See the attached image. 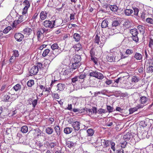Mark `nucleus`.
Returning <instances> with one entry per match:
<instances>
[{
  "label": "nucleus",
  "instance_id": "obj_1",
  "mask_svg": "<svg viewBox=\"0 0 153 153\" xmlns=\"http://www.w3.org/2000/svg\"><path fill=\"white\" fill-rule=\"evenodd\" d=\"M22 14L19 17L18 19L13 22L12 25L13 28H19V27L18 26L19 24L23 22H25L28 19V14H24L22 13Z\"/></svg>",
  "mask_w": 153,
  "mask_h": 153
},
{
  "label": "nucleus",
  "instance_id": "obj_2",
  "mask_svg": "<svg viewBox=\"0 0 153 153\" xmlns=\"http://www.w3.org/2000/svg\"><path fill=\"white\" fill-rule=\"evenodd\" d=\"M42 64L40 62L36 63L35 65L32 67L30 69L29 73L30 74L34 75L36 74L39 70L42 68Z\"/></svg>",
  "mask_w": 153,
  "mask_h": 153
},
{
  "label": "nucleus",
  "instance_id": "obj_3",
  "mask_svg": "<svg viewBox=\"0 0 153 153\" xmlns=\"http://www.w3.org/2000/svg\"><path fill=\"white\" fill-rule=\"evenodd\" d=\"M56 21H50L49 20H45L43 23L42 25L46 28L52 29L54 27L55 22H56Z\"/></svg>",
  "mask_w": 153,
  "mask_h": 153
},
{
  "label": "nucleus",
  "instance_id": "obj_4",
  "mask_svg": "<svg viewBox=\"0 0 153 153\" xmlns=\"http://www.w3.org/2000/svg\"><path fill=\"white\" fill-rule=\"evenodd\" d=\"M101 40H100V37L98 36V35H96L94 39V42L99 45V42H100V44L102 45V46L103 45L105 42L106 38L105 36L103 35L101 36Z\"/></svg>",
  "mask_w": 153,
  "mask_h": 153
},
{
  "label": "nucleus",
  "instance_id": "obj_5",
  "mask_svg": "<svg viewBox=\"0 0 153 153\" xmlns=\"http://www.w3.org/2000/svg\"><path fill=\"white\" fill-rule=\"evenodd\" d=\"M22 4L24 7L22 13L24 14H28V10L30 6V3L27 0H25L23 2Z\"/></svg>",
  "mask_w": 153,
  "mask_h": 153
},
{
  "label": "nucleus",
  "instance_id": "obj_6",
  "mask_svg": "<svg viewBox=\"0 0 153 153\" xmlns=\"http://www.w3.org/2000/svg\"><path fill=\"white\" fill-rule=\"evenodd\" d=\"M130 33L132 35V38L133 40L136 42H138L139 38L137 36L138 33L137 29L136 28L131 29L130 30Z\"/></svg>",
  "mask_w": 153,
  "mask_h": 153
},
{
  "label": "nucleus",
  "instance_id": "obj_7",
  "mask_svg": "<svg viewBox=\"0 0 153 153\" xmlns=\"http://www.w3.org/2000/svg\"><path fill=\"white\" fill-rule=\"evenodd\" d=\"M89 75L91 76L95 77L98 79H103L104 76L101 73L97 71H92L89 73Z\"/></svg>",
  "mask_w": 153,
  "mask_h": 153
},
{
  "label": "nucleus",
  "instance_id": "obj_8",
  "mask_svg": "<svg viewBox=\"0 0 153 153\" xmlns=\"http://www.w3.org/2000/svg\"><path fill=\"white\" fill-rule=\"evenodd\" d=\"M73 70H72V71ZM72 69L70 66L66 65H64L62 70V72L64 75H67L72 72Z\"/></svg>",
  "mask_w": 153,
  "mask_h": 153
},
{
  "label": "nucleus",
  "instance_id": "obj_9",
  "mask_svg": "<svg viewBox=\"0 0 153 153\" xmlns=\"http://www.w3.org/2000/svg\"><path fill=\"white\" fill-rule=\"evenodd\" d=\"M115 56L114 53H108L107 54L106 59L108 62H112L115 61Z\"/></svg>",
  "mask_w": 153,
  "mask_h": 153
},
{
  "label": "nucleus",
  "instance_id": "obj_10",
  "mask_svg": "<svg viewBox=\"0 0 153 153\" xmlns=\"http://www.w3.org/2000/svg\"><path fill=\"white\" fill-rule=\"evenodd\" d=\"M57 81V80H52L50 84V87L48 88L46 87L45 90H44V92H46L45 94V96H48L50 94L51 88L54 85L55 82Z\"/></svg>",
  "mask_w": 153,
  "mask_h": 153
},
{
  "label": "nucleus",
  "instance_id": "obj_11",
  "mask_svg": "<svg viewBox=\"0 0 153 153\" xmlns=\"http://www.w3.org/2000/svg\"><path fill=\"white\" fill-rule=\"evenodd\" d=\"M14 37L17 42H20L23 40L24 36L21 33H16L15 34Z\"/></svg>",
  "mask_w": 153,
  "mask_h": 153
},
{
  "label": "nucleus",
  "instance_id": "obj_12",
  "mask_svg": "<svg viewBox=\"0 0 153 153\" xmlns=\"http://www.w3.org/2000/svg\"><path fill=\"white\" fill-rule=\"evenodd\" d=\"M114 82L113 84L114 86L117 87L118 86V84L119 82L120 83H125L126 82V80H125L124 77H119L117 79L114 80Z\"/></svg>",
  "mask_w": 153,
  "mask_h": 153
},
{
  "label": "nucleus",
  "instance_id": "obj_13",
  "mask_svg": "<svg viewBox=\"0 0 153 153\" xmlns=\"http://www.w3.org/2000/svg\"><path fill=\"white\" fill-rule=\"evenodd\" d=\"M51 48L53 51L55 50H58V52L56 55L59 54L62 51V50H61V48L59 47L58 44L57 43H54L52 44L51 46Z\"/></svg>",
  "mask_w": 153,
  "mask_h": 153
},
{
  "label": "nucleus",
  "instance_id": "obj_14",
  "mask_svg": "<svg viewBox=\"0 0 153 153\" xmlns=\"http://www.w3.org/2000/svg\"><path fill=\"white\" fill-rule=\"evenodd\" d=\"M80 123L79 122L76 121L73 122L72 124V127L76 131L79 130L80 128Z\"/></svg>",
  "mask_w": 153,
  "mask_h": 153
},
{
  "label": "nucleus",
  "instance_id": "obj_15",
  "mask_svg": "<svg viewBox=\"0 0 153 153\" xmlns=\"http://www.w3.org/2000/svg\"><path fill=\"white\" fill-rule=\"evenodd\" d=\"M101 141L102 145L103 146L104 148L109 147L111 140H101Z\"/></svg>",
  "mask_w": 153,
  "mask_h": 153
},
{
  "label": "nucleus",
  "instance_id": "obj_16",
  "mask_svg": "<svg viewBox=\"0 0 153 153\" xmlns=\"http://www.w3.org/2000/svg\"><path fill=\"white\" fill-rule=\"evenodd\" d=\"M48 12L46 11H41L40 13V18L42 20L45 19L47 17Z\"/></svg>",
  "mask_w": 153,
  "mask_h": 153
},
{
  "label": "nucleus",
  "instance_id": "obj_17",
  "mask_svg": "<svg viewBox=\"0 0 153 153\" xmlns=\"http://www.w3.org/2000/svg\"><path fill=\"white\" fill-rule=\"evenodd\" d=\"M45 32L43 28H40L37 32L36 35L37 36L38 40L39 41H40L41 39L40 38L41 35L42 34Z\"/></svg>",
  "mask_w": 153,
  "mask_h": 153
},
{
  "label": "nucleus",
  "instance_id": "obj_18",
  "mask_svg": "<svg viewBox=\"0 0 153 153\" xmlns=\"http://www.w3.org/2000/svg\"><path fill=\"white\" fill-rule=\"evenodd\" d=\"M65 85L64 84L59 83L57 84L56 88L57 89L56 91L58 92L62 91L65 88Z\"/></svg>",
  "mask_w": 153,
  "mask_h": 153
},
{
  "label": "nucleus",
  "instance_id": "obj_19",
  "mask_svg": "<svg viewBox=\"0 0 153 153\" xmlns=\"http://www.w3.org/2000/svg\"><path fill=\"white\" fill-rule=\"evenodd\" d=\"M32 31V29L30 28L27 27L23 30L22 33L24 34L29 35L31 33Z\"/></svg>",
  "mask_w": 153,
  "mask_h": 153
},
{
  "label": "nucleus",
  "instance_id": "obj_20",
  "mask_svg": "<svg viewBox=\"0 0 153 153\" xmlns=\"http://www.w3.org/2000/svg\"><path fill=\"white\" fill-rule=\"evenodd\" d=\"M134 57L137 60H142L143 55L139 53L136 52L134 53Z\"/></svg>",
  "mask_w": 153,
  "mask_h": 153
},
{
  "label": "nucleus",
  "instance_id": "obj_21",
  "mask_svg": "<svg viewBox=\"0 0 153 153\" xmlns=\"http://www.w3.org/2000/svg\"><path fill=\"white\" fill-rule=\"evenodd\" d=\"M132 137L131 133L127 132L124 135L123 139L126 141H127L129 140Z\"/></svg>",
  "mask_w": 153,
  "mask_h": 153
},
{
  "label": "nucleus",
  "instance_id": "obj_22",
  "mask_svg": "<svg viewBox=\"0 0 153 153\" xmlns=\"http://www.w3.org/2000/svg\"><path fill=\"white\" fill-rule=\"evenodd\" d=\"M73 131V129L71 127H66L64 128V131L65 133L68 134L71 133Z\"/></svg>",
  "mask_w": 153,
  "mask_h": 153
},
{
  "label": "nucleus",
  "instance_id": "obj_23",
  "mask_svg": "<svg viewBox=\"0 0 153 153\" xmlns=\"http://www.w3.org/2000/svg\"><path fill=\"white\" fill-rule=\"evenodd\" d=\"M108 22L107 19H104L101 23V27L102 28H105L108 26Z\"/></svg>",
  "mask_w": 153,
  "mask_h": 153
},
{
  "label": "nucleus",
  "instance_id": "obj_24",
  "mask_svg": "<svg viewBox=\"0 0 153 153\" xmlns=\"http://www.w3.org/2000/svg\"><path fill=\"white\" fill-rule=\"evenodd\" d=\"M74 48L75 49V50L77 51H79L82 48L81 45L79 43H77L75 44L74 46Z\"/></svg>",
  "mask_w": 153,
  "mask_h": 153
},
{
  "label": "nucleus",
  "instance_id": "obj_25",
  "mask_svg": "<svg viewBox=\"0 0 153 153\" xmlns=\"http://www.w3.org/2000/svg\"><path fill=\"white\" fill-rule=\"evenodd\" d=\"M74 62L80 63V62L81 61V56H80L77 55H75L74 58Z\"/></svg>",
  "mask_w": 153,
  "mask_h": 153
},
{
  "label": "nucleus",
  "instance_id": "obj_26",
  "mask_svg": "<svg viewBox=\"0 0 153 153\" xmlns=\"http://www.w3.org/2000/svg\"><path fill=\"white\" fill-rule=\"evenodd\" d=\"M57 21L56 22H55L54 24V27L55 26H60L61 25L62 23V20L60 19H56L55 20H54L53 21Z\"/></svg>",
  "mask_w": 153,
  "mask_h": 153
},
{
  "label": "nucleus",
  "instance_id": "obj_27",
  "mask_svg": "<svg viewBox=\"0 0 153 153\" xmlns=\"http://www.w3.org/2000/svg\"><path fill=\"white\" fill-rule=\"evenodd\" d=\"M147 100V98L146 97L144 96H142L140 97V101L141 104H145L146 103Z\"/></svg>",
  "mask_w": 153,
  "mask_h": 153
},
{
  "label": "nucleus",
  "instance_id": "obj_28",
  "mask_svg": "<svg viewBox=\"0 0 153 153\" xmlns=\"http://www.w3.org/2000/svg\"><path fill=\"white\" fill-rule=\"evenodd\" d=\"M10 97L7 94H3L2 95V99L3 101H7L10 99Z\"/></svg>",
  "mask_w": 153,
  "mask_h": 153
},
{
  "label": "nucleus",
  "instance_id": "obj_29",
  "mask_svg": "<svg viewBox=\"0 0 153 153\" xmlns=\"http://www.w3.org/2000/svg\"><path fill=\"white\" fill-rule=\"evenodd\" d=\"M88 136H92L93 135L94 133V130L91 128L88 129L87 131Z\"/></svg>",
  "mask_w": 153,
  "mask_h": 153
},
{
  "label": "nucleus",
  "instance_id": "obj_30",
  "mask_svg": "<svg viewBox=\"0 0 153 153\" xmlns=\"http://www.w3.org/2000/svg\"><path fill=\"white\" fill-rule=\"evenodd\" d=\"M54 130L56 133V134L59 136L60 134L61 130L60 127L59 126H55Z\"/></svg>",
  "mask_w": 153,
  "mask_h": 153
},
{
  "label": "nucleus",
  "instance_id": "obj_31",
  "mask_svg": "<svg viewBox=\"0 0 153 153\" xmlns=\"http://www.w3.org/2000/svg\"><path fill=\"white\" fill-rule=\"evenodd\" d=\"M80 64L74 62L72 64L71 68L75 69L77 68L80 65Z\"/></svg>",
  "mask_w": 153,
  "mask_h": 153
},
{
  "label": "nucleus",
  "instance_id": "obj_32",
  "mask_svg": "<svg viewBox=\"0 0 153 153\" xmlns=\"http://www.w3.org/2000/svg\"><path fill=\"white\" fill-rule=\"evenodd\" d=\"M80 36L79 34L76 33L74 35V38L75 39V41L78 42L80 39Z\"/></svg>",
  "mask_w": 153,
  "mask_h": 153
},
{
  "label": "nucleus",
  "instance_id": "obj_33",
  "mask_svg": "<svg viewBox=\"0 0 153 153\" xmlns=\"http://www.w3.org/2000/svg\"><path fill=\"white\" fill-rule=\"evenodd\" d=\"M73 111L74 112L77 113H81L84 111V109H80L79 108H74L73 109Z\"/></svg>",
  "mask_w": 153,
  "mask_h": 153
},
{
  "label": "nucleus",
  "instance_id": "obj_34",
  "mask_svg": "<svg viewBox=\"0 0 153 153\" xmlns=\"http://www.w3.org/2000/svg\"><path fill=\"white\" fill-rule=\"evenodd\" d=\"M53 131V129L51 127H48L46 129V133L49 134H52Z\"/></svg>",
  "mask_w": 153,
  "mask_h": 153
},
{
  "label": "nucleus",
  "instance_id": "obj_35",
  "mask_svg": "<svg viewBox=\"0 0 153 153\" xmlns=\"http://www.w3.org/2000/svg\"><path fill=\"white\" fill-rule=\"evenodd\" d=\"M21 131L23 133H26L28 131V127L27 126H23L21 127Z\"/></svg>",
  "mask_w": 153,
  "mask_h": 153
},
{
  "label": "nucleus",
  "instance_id": "obj_36",
  "mask_svg": "<svg viewBox=\"0 0 153 153\" xmlns=\"http://www.w3.org/2000/svg\"><path fill=\"white\" fill-rule=\"evenodd\" d=\"M133 10L130 9H126L125 10V13L126 15L129 16L133 13Z\"/></svg>",
  "mask_w": 153,
  "mask_h": 153
},
{
  "label": "nucleus",
  "instance_id": "obj_37",
  "mask_svg": "<svg viewBox=\"0 0 153 153\" xmlns=\"http://www.w3.org/2000/svg\"><path fill=\"white\" fill-rule=\"evenodd\" d=\"M120 25V22L117 20H115L113 21L112 26L113 27H116Z\"/></svg>",
  "mask_w": 153,
  "mask_h": 153
},
{
  "label": "nucleus",
  "instance_id": "obj_38",
  "mask_svg": "<svg viewBox=\"0 0 153 153\" xmlns=\"http://www.w3.org/2000/svg\"><path fill=\"white\" fill-rule=\"evenodd\" d=\"M34 84V80L33 79L29 80L27 83V85L29 87H31Z\"/></svg>",
  "mask_w": 153,
  "mask_h": 153
},
{
  "label": "nucleus",
  "instance_id": "obj_39",
  "mask_svg": "<svg viewBox=\"0 0 153 153\" xmlns=\"http://www.w3.org/2000/svg\"><path fill=\"white\" fill-rule=\"evenodd\" d=\"M13 88L16 91H17L21 89V85L19 84H17L14 86Z\"/></svg>",
  "mask_w": 153,
  "mask_h": 153
},
{
  "label": "nucleus",
  "instance_id": "obj_40",
  "mask_svg": "<svg viewBox=\"0 0 153 153\" xmlns=\"http://www.w3.org/2000/svg\"><path fill=\"white\" fill-rule=\"evenodd\" d=\"M140 127L144 130V128L146 126L145 122L144 121H141L139 124Z\"/></svg>",
  "mask_w": 153,
  "mask_h": 153
},
{
  "label": "nucleus",
  "instance_id": "obj_41",
  "mask_svg": "<svg viewBox=\"0 0 153 153\" xmlns=\"http://www.w3.org/2000/svg\"><path fill=\"white\" fill-rule=\"evenodd\" d=\"M66 144L68 147L71 148L74 147V143L71 141H68L66 142Z\"/></svg>",
  "mask_w": 153,
  "mask_h": 153
},
{
  "label": "nucleus",
  "instance_id": "obj_42",
  "mask_svg": "<svg viewBox=\"0 0 153 153\" xmlns=\"http://www.w3.org/2000/svg\"><path fill=\"white\" fill-rule=\"evenodd\" d=\"M109 7L111 10L113 11H116L118 10V7L117 5H114L110 6Z\"/></svg>",
  "mask_w": 153,
  "mask_h": 153
},
{
  "label": "nucleus",
  "instance_id": "obj_43",
  "mask_svg": "<svg viewBox=\"0 0 153 153\" xmlns=\"http://www.w3.org/2000/svg\"><path fill=\"white\" fill-rule=\"evenodd\" d=\"M50 51V50L48 49H45L44 51L43 52V53H42V56L43 57H45L49 53Z\"/></svg>",
  "mask_w": 153,
  "mask_h": 153
},
{
  "label": "nucleus",
  "instance_id": "obj_44",
  "mask_svg": "<svg viewBox=\"0 0 153 153\" xmlns=\"http://www.w3.org/2000/svg\"><path fill=\"white\" fill-rule=\"evenodd\" d=\"M140 79L134 76H133L131 78L132 82L136 83Z\"/></svg>",
  "mask_w": 153,
  "mask_h": 153
},
{
  "label": "nucleus",
  "instance_id": "obj_45",
  "mask_svg": "<svg viewBox=\"0 0 153 153\" xmlns=\"http://www.w3.org/2000/svg\"><path fill=\"white\" fill-rule=\"evenodd\" d=\"M91 61H93L95 64L97 65L98 64L97 59L94 56L91 57Z\"/></svg>",
  "mask_w": 153,
  "mask_h": 153
},
{
  "label": "nucleus",
  "instance_id": "obj_46",
  "mask_svg": "<svg viewBox=\"0 0 153 153\" xmlns=\"http://www.w3.org/2000/svg\"><path fill=\"white\" fill-rule=\"evenodd\" d=\"M147 66H153V59H148L147 62Z\"/></svg>",
  "mask_w": 153,
  "mask_h": 153
},
{
  "label": "nucleus",
  "instance_id": "obj_47",
  "mask_svg": "<svg viewBox=\"0 0 153 153\" xmlns=\"http://www.w3.org/2000/svg\"><path fill=\"white\" fill-rule=\"evenodd\" d=\"M110 144L111 145V149L113 150V152H114L115 151V143L113 141H111Z\"/></svg>",
  "mask_w": 153,
  "mask_h": 153
},
{
  "label": "nucleus",
  "instance_id": "obj_48",
  "mask_svg": "<svg viewBox=\"0 0 153 153\" xmlns=\"http://www.w3.org/2000/svg\"><path fill=\"white\" fill-rule=\"evenodd\" d=\"M138 29L139 30L140 33H143L144 32V28L142 25H139L137 27Z\"/></svg>",
  "mask_w": 153,
  "mask_h": 153
},
{
  "label": "nucleus",
  "instance_id": "obj_49",
  "mask_svg": "<svg viewBox=\"0 0 153 153\" xmlns=\"http://www.w3.org/2000/svg\"><path fill=\"white\" fill-rule=\"evenodd\" d=\"M39 14V13L36 12L33 16L31 20H32L33 22L35 21L36 19L37 18V17Z\"/></svg>",
  "mask_w": 153,
  "mask_h": 153
},
{
  "label": "nucleus",
  "instance_id": "obj_50",
  "mask_svg": "<svg viewBox=\"0 0 153 153\" xmlns=\"http://www.w3.org/2000/svg\"><path fill=\"white\" fill-rule=\"evenodd\" d=\"M146 22L148 23L153 24V19L152 18H147L146 19Z\"/></svg>",
  "mask_w": 153,
  "mask_h": 153
},
{
  "label": "nucleus",
  "instance_id": "obj_51",
  "mask_svg": "<svg viewBox=\"0 0 153 153\" xmlns=\"http://www.w3.org/2000/svg\"><path fill=\"white\" fill-rule=\"evenodd\" d=\"M107 109L108 112L111 113L113 111V108L110 105H107Z\"/></svg>",
  "mask_w": 153,
  "mask_h": 153
},
{
  "label": "nucleus",
  "instance_id": "obj_52",
  "mask_svg": "<svg viewBox=\"0 0 153 153\" xmlns=\"http://www.w3.org/2000/svg\"><path fill=\"white\" fill-rule=\"evenodd\" d=\"M133 53V51L132 50L127 49L126 50L125 53L127 55H130L132 54Z\"/></svg>",
  "mask_w": 153,
  "mask_h": 153
},
{
  "label": "nucleus",
  "instance_id": "obj_53",
  "mask_svg": "<svg viewBox=\"0 0 153 153\" xmlns=\"http://www.w3.org/2000/svg\"><path fill=\"white\" fill-rule=\"evenodd\" d=\"M148 67L147 68V72L150 73L153 72V66H148Z\"/></svg>",
  "mask_w": 153,
  "mask_h": 153
},
{
  "label": "nucleus",
  "instance_id": "obj_54",
  "mask_svg": "<svg viewBox=\"0 0 153 153\" xmlns=\"http://www.w3.org/2000/svg\"><path fill=\"white\" fill-rule=\"evenodd\" d=\"M86 77V75L85 74H82L80 75L79 76V81L80 82V79H84V78Z\"/></svg>",
  "mask_w": 153,
  "mask_h": 153
},
{
  "label": "nucleus",
  "instance_id": "obj_55",
  "mask_svg": "<svg viewBox=\"0 0 153 153\" xmlns=\"http://www.w3.org/2000/svg\"><path fill=\"white\" fill-rule=\"evenodd\" d=\"M72 82L76 83L77 81H79V78L78 76H76L71 79Z\"/></svg>",
  "mask_w": 153,
  "mask_h": 153
},
{
  "label": "nucleus",
  "instance_id": "obj_56",
  "mask_svg": "<svg viewBox=\"0 0 153 153\" xmlns=\"http://www.w3.org/2000/svg\"><path fill=\"white\" fill-rule=\"evenodd\" d=\"M13 55L14 56L16 57H19V53L18 51L16 50L13 51Z\"/></svg>",
  "mask_w": 153,
  "mask_h": 153
},
{
  "label": "nucleus",
  "instance_id": "obj_57",
  "mask_svg": "<svg viewBox=\"0 0 153 153\" xmlns=\"http://www.w3.org/2000/svg\"><path fill=\"white\" fill-rule=\"evenodd\" d=\"M115 29L114 28H110L108 32L110 35H112L115 33L116 31H114Z\"/></svg>",
  "mask_w": 153,
  "mask_h": 153
},
{
  "label": "nucleus",
  "instance_id": "obj_58",
  "mask_svg": "<svg viewBox=\"0 0 153 153\" xmlns=\"http://www.w3.org/2000/svg\"><path fill=\"white\" fill-rule=\"evenodd\" d=\"M153 46V39L150 38L149 41V48H152Z\"/></svg>",
  "mask_w": 153,
  "mask_h": 153
},
{
  "label": "nucleus",
  "instance_id": "obj_59",
  "mask_svg": "<svg viewBox=\"0 0 153 153\" xmlns=\"http://www.w3.org/2000/svg\"><path fill=\"white\" fill-rule=\"evenodd\" d=\"M98 112H99L100 114H102V113H105L107 112V111L105 109L100 108L99 109Z\"/></svg>",
  "mask_w": 153,
  "mask_h": 153
},
{
  "label": "nucleus",
  "instance_id": "obj_60",
  "mask_svg": "<svg viewBox=\"0 0 153 153\" xmlns=\"http://www.w3.org/2000/svg\"><path fill=\"white\" fill-rule=\"evenodd\" d=\"M134 14L135 16H137L138 15V12L139 11V10L137 8H134Z\"/></svg>",
  "mask_w": 153,
  "mask_h": 153
},
{
  "label": "nucleus",
  "instance_id": "obj_61",
  "mask_svg": "<svg viewBox=\"0 0 153 153\" xmlns=\"http://www.w3.org/2000/svg\"><path fill=\"white\" fill-rule=\"evenodd\" d=\"M16 58V57L12 55L9 59L10 62L11 63H13L15 60Z\"/></svg>",
  "mask_w": 153,
  "mask_h": 153
},
{
  "label": "nucleus",
  "instance_id": "obj_62",
  "mask_svg": "<svg viewBox=\"0 0 153 153\" xmlns=\"http://www.w3.org/2000/svg\"><path fill=\"white\" fill-rule=\"evenodd\" d=\"M35 133L36 134V136L37 137H39V136L41 135L42 134V131L39 129L37 131H35ZM36 136L35 137H36Z\"/></svg>",
  "mask_w": 153,
  "mask_h": 153
},
{
  "label": "nucleus",
  "instance_id": "obj_63",
  "mask_svg": "<svg viewBox=\"0 0 153 153\" xmlns=\"http://www.w3.org/2000/svg\"><path fill=\"white\" fill-rule=\"evenodd\" d=\"M10 28H11V27H6L3 30V33H7L10 30Z\"/></svg>",
  "mask_w": 153,
  "mask_h": 153
},
{
  "label": "nucleus",
  "instance_id": "obj_64",
  "mask_svg": "<svg viewBox=\"0 0 153 153\" xmlns=\"http://www.w3.org/2000/svg\"><path fill=\"white\" fill-rule=\"evenodd\" d=\"M37 100L35 99L32 102V104L33 105V107L34 108L35 107L36 105H37Z\"/></svg>",
  "mask_w": 153,
  "mask_h": 153
}]
</instances>
